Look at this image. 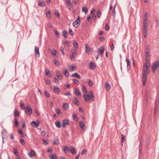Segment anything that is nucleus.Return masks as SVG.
<instances>
[{"label":"nucleus","mask_w":159,"mask_h":159,"mask_svg":"<svg viewBox=\"0 0 159 159\" xmlns=\"http://www.w3.org/2000/svg\"><path fill=\"white\" fill-rule=\"evenodd\" d=\"M63 150L64 152L66 153L69 152V149L67 146H65L63 147Z\"/></svg>","instance_id":"27"},{"label":"nucleus","mask_w":159,"mask_h":159,"mask_svg":"<svg viewBox=\"0 0 159 159\" xmlns=\"http://www.w3.org/2000/svg\"><path fill=\"white\" fill-rule=\"evenodd\" d=\"M46 134V132L45 130H43L42 131L41 133V134L43 136L45 135Z\"/></svg>","instance_id":"54"},{"label":"nucleus","mask_w":159,"mask_h":159,"mask_svg":"<svg viewBox=\"0 0 159 159\" xmlns=\"http://www.w3.org/2000/svg\"><path fill=\"white\" fill-rule=\"evenodd\" d=\"M54 63L57 66H59V64L58 62L56 60H54Z\"/></svg>","instance_id":"40"},{"label":"nucleus","mask_w":159,"mask_h":159,"mask_svg":"<svg viewBox=\"0 0 159 159\" xmlns=\"http://www.w3.org/2000/svg\"><path fill=\"white\" fill-rule=\"evenodd\" d=\"M64 75L66 77H68L69 76L68 71L67 69H66L64 70Z\"/></svg>","instance_id":"25"},{"label":"nucleus","mask_w":159,"mask_h":159,"mask_svg":"<svg viewBox=\"0 0 159 159\" xmlns=\"http://www.w3.org/2000/svg\"><path fill=\"white\" fill-rule=\"evenodd\" d=\"M150 52L149 51H147L145 54L146 62L149 63Z\"/></svg>","instance_id":"8"},{"label":"nucleus","mask_w":159,"mask_h":159,"mask_svg":"<svg viewBox=\"0 0 159 159\" xmlns=\"http://www.w3.org/2000/svg\"><path fill=\"white\" fill-rule=\"evenodd\" d=\"M46 15L48 18L50 17L51 15L50 11H46Z\"/></svg>","instance_id":"35"},{"label":"nucleus","mask_w":159,"mask_h":159,"mask_svg":"<svg viewBox=\"0 0 159 159\" xmlns=\"http://www.w3.org/2000/svg\"><path fill=\"white\" fill-rule=\"evenodd\" d=\"M56 112L57 114H61L60 111L59 109H56Z\"/></svg>","instance_id":"60"},{"label":"nucleus","mask_w":159,"mask_h":159,"mask_svg":"<svg viewBox=\"0 0 159 159\" xmlns=\"http://www.w3.org/2000/svg\"><path fill=\"white\" fill-rule=\"evenodd\" d=\"M38 5L41 7H43L45 6L46 4L44 2H40L38 3Z\"/></svg>","instance_id":"30"},{"label":"nucleus","mask_w":159,"mask_h":159,"mask_svg":"<svg viewBox=\"0 0 159 159\" xmlns=\"http://www.w3.org/2000/svg\"><path fill=\"white\" fill-rule=\"evenodd\" d=\"M75 93L76 95L78 96L80 95L81 94L80 92L77 89H75Z\"/></svg>","instance_id":"29"},{"label":"nucleus","mask_w":159,"mask_h":159,"mask_svg":"<svg viewBox=\"0 0 159 159\" xmlns=\"http://www.w3.org/2000/svg\"><path fill=\"white\" fill-rule=\"evenodd\" d=\"M35 54L36 55V56L39 57L40 56V53L39 52V50H35Z\"/></svg>","instance_id":"42"},{"label":"nucleus","mask_w":159,"mask_h":159,"mask_svg":"<svg viewBox=\"0 0 159 159\" xmlns=\"http://www.w3.org/2000/svg\"><path fill=\"white\" fill-rule=\"evenodd\" d=\"M28 155L30 157H32L33 156H35V153L32 149L31 150L30 152H29L28 153Z\"/></svg>","instance_id":"12"},{"label":"nucleus","mask_w":159,"mask_h":159,"mask_svg":"<svg viewBox=\"0 0 159 159\" xmlns=\"http://www.w3.org/2000/svg\"><path fill=\"white\" fill-rule=\"evenodd\" d=\"M54 91L55 93L57 94H59L60 93V91L58 88L57 87H54Z\"/></svg>","instance_id":"22"},{"label":"nucleus","mask_w":159,"mask_h":159,"mask_svg":"<svg viewBox=\"0 0 159 159\" xmlns=\"http://www.w3.org/2000/svg\"><path fill=\"white\" fill-rule=\"evenodd\" d=\"M73 117L74 120H77L78 119L77 118V116L75 114H73Z\"/></svg>","instance_id":"53"},{"label":"nucleus","mask_w":159,"mask_h":159,"mask_svg":"<svg viewBox=\"0 0 159 159\" xmlns=\"http://www.w3.org/2000/svg\"><path fill=\"white\" fill-rule=\"evenodd\" d=\"M55 14L56 16L58 18L59 16V12L56 10L55 11Z\"/></svg>","instance_id":"43"},{"label":"nucleus","mask_w":159,"mask_h":159,"mask_svg":"<svg viewBox=\"0 0 159 159\" xmlns=\"http://www.w3.org/2000/svg\"><path fill=\"white\" fill-rule=\"evenodd\" d=\"M71 76L72 77H76L77 78H79V79H80L81 78L80 76V75H78L77 73H75L72 74Z\"/></svg>","instance_id":"23"},{"label":"nucleus","mask_w":159,"mask_h":159,"mask_svg":"<svg viewBox=\"0 0 159 159\" xmlns=\"http://www.w3.org/2000/svg\"><path fill=\"white\" fill-rule=\"evenodd\" d=\"M74 45L75 48H78V45L77 44V42L75 41H74Z\"/></svg>","instance_id":"50"},{"label":"nucleus","mask_w":159,"mask_h":159,"mask_svg":"<svg viewBox=\"0 0 159 159\" xmlns=\"http://www.w3.org/2000/svg\"><path fill=\"white\" fill-rule=\"evenodd\" d=\"M79 123L80 125V127L81 129H85V127L84 124L83 122H80Z\"/></svg>","instance_id":"19"},{"label":"nucleus","mask_w":159,"mask_h":159,"mask_svg":"<svg viewBox=\"0 0 159 159\" xmlns=\"http://www.w3.org/2000/svg\"><path fill=\"white\" fill-rule=\"evenodd\" d=\"M88 83L89 85L90 86H91L93 85V83L92 82V81H90V80H89L88 82Z\"/></svg>","instance_id":"61"},{"label":"nucleus","mask_w":159,"mask_h":159,"mask_svg":"<svg viewBox=\"0 0 159 159\" xmlns=\"http://www.w3.org/2000/svg\"><path fill=\"white\" fill-rule=\"evenodd\" d=\"M83 96L86 102H89L90 99L93 100L94 99V97L92 92H90V93L89 95L84 94Z\"/></svg>","instance_id":"2"},{"label":"nucleus","mask_w":159,"mask_h":159,"mask_svg":"<svg viewBox=\"0 0 159 159\" xmlns=\"http://www.w3.org/2000/svg\"><path fill=\"white\" fill-rule=\"evenodd\" d=\"M70 123V121L69 119H66L63 120L62 121V127L64 128H65Z\"/></svg>","instance_id":"3"},{"label":"nucleus","mask_w":159,"mask_h":159,"mask_svg":"<svg viewBox=\"0 0 159 159\" xmlns=\"http://www.w3.org/2000/svg\"><path fill=\"white\" fill-rule=\"evenodd\" d=\"M50 159H54L57 158V157L55 154H53L50 157Z\"/></svg>","instance_id":"39"},{"label":"nucleus","mask_w":159,"mask_h":159,"mask_svg":"<svg viewBox=\"0 0 159 159\" xmlns=\"http://www.w3.org/2000/svg\"><path fill=\"white\" fill-rule=\"evenodd\" d=\"M55 34L56 35V36L57 37H59L60 36V34H59L57 30L55 31Z\"/></svg>","instance_id":"48"},{"label":"nucleus","mask_w":159,"mask_h":159,"mask_svg":"<svg viewBox=\"0 0 159 159\" xmlns=\"http://www.w3.org/2000/svg\"><path fill=\"white\" fill-rule=\"evenodd\" d=\"M82 90L83 91V92H85L86 93H87V90L85 87V86L83 85H82Z\"/></svg>","instance_id":"45"},{"label":"nucleus","mask_w":159,"mask_h":159,"mask_svg":"<svg viewBox=\"0 0 159 159\" xmlns=\"http://www.w3.org/2000/svg\"><path fill=\"white\" fill-rule=\"evenodd\" d=\"M104 51V50H99L98 52V54H100L102 56V54L103 53Z\"/></svg>","instance_id":"52"},{"label":"nucleus","mask_w":159,"mask_h":159,"mask_svg":"<svg viewBox=\"0 0 159 159\" xmlns=\"http://www.w3.org/2000/svg\"><path fill=\"white\" fill-rule=\"evenodd\" d=\"M73 81L74 83L76 84L77 85H79V82L76 79H73Z\"/></svg>","instance_id":"32"},{"label":"nucleus","mask_w":159,"mask_h":159,"mask_svg":"<svg viewBox=\"0 0 159 159\" xmlns=\"http://www.w3.org/2000/svg\"><path fill=\"white\" fill-rule=\"evenodd\" d=\"M66 6V7L69 10L73 8L72 5L70 1L67 2Z\"/></svg>","instance_id":"10"},{"label":"nucleus","mask_w":159,"mask_h":159,"mask_svg":"<svg viewBox=\"0 0 159 159\" xmlns=\"http://www.w3.org/2000/svg\"><path fill=\"white\" fill-rule=\"evenodd\" d=\"M105 86L106 90L107 91H108L110 89L111 87L109 84L108 83H105Z\"/></svg>","instance_id":"16"},{"label":"nucleus","mask_w":159,"mask_h":159,"mask_svg":"<svg viewBox=\"0 0 159 159\" xmlns=\"http://www.w3.org/2000/svg\"><path fill=\"white\" fill-rule=\"evenodd\" d=\"M150 65L149 62H146L143 65L142 73L143 75H146L149 74L150 72Z\"/></svg>","instance_id":"1"},{"label":"nucleus","mask_w":159,"mask_h":159,"mask_svg":"<svg viewBox=\"0 0 159 159\" xmlns=\"http://www.w3.org/2000/svg\"><path fill=\"white\" fill-rule=\"evenodd\" d=\"M14 115L15 116H19V111H18V110H14Z\"/></svg>","instance_id":"33"},{"label":"nucleus","mask_w":159,"mask_h":159,"mask_svg":"<svg viewBox=\"0 0 159 159\" xmlns=\"http://www.w3.org/2000/svg\"><path fill=\"white\" fill-rule=\"evenodd\" d=\"M142 144L139 145V153H140L142 151Z\"/></svg>","instance_id":"49"},{"label":"nucleus","mask_w":159,"mask_h":159,"mask_svg":"<svg viewBox=\"0 0 159 159\" xmlns=\"http://www.w3.org/2000/svg\"><path fill=\"white\" fill-rule=\"evenodd\" d=\"M56 126L58 128H61V122L59 121H57L55 123Z\"/></svg>","instance_id":"14"},{"label":"nucleus","mask_w":159,"mask_h":159,"mask_svg":"<svg viewBox=\"0 0 159 159\" xmlns=\"http://www.w3.org/2000/svg\"><path fill=\"white\" fill-rule=\"evenodd\" d=\"M15 124L16 126H17L18 125V123L17 120L16 119H15Z\"/></svg>","instance_id":"64"},{"label":"nucleus","mask_w":159,"mask_h":159,"mask_svg":"<svg viewBox=\"0 0 159 159\" xmlns=\"http://www.w3.org/2000/svg\"><path fill=\"white\" fill-rule=\"evenodd\" d=\"M74 101L75 104L76 106H79V102L78 100L76 98H75L74 99Z\"/></svg>","instance_id":"26"},{"label":"nucleus","mask_w":159,"mask_h":159,"mask_svg":"<svg viewBox=\"0 0 159 159\" xmlns=\"http://www.w3.org/2000/svg\"><path fill=\"white\" fill-rule=\"evenodd\" d=\"M63 95L67 96H69L71 95V93L70 92H68L67 93H63Z\"/></svg>","instance_id":"51"},{"label":"nucleus","mask_w":159,"mask_h":159,"mask_svg":"<svg viewBox=\"0 0 159 159\" xmlns=\"http://www.w3.org/2000/svg\"><path fill=\"white\" fill-rule=\"evenodd\" d=\"M110 29L109 26L107 24L106 25L105 29L107 30H108Z\"/></svg>","instance_id":"59"},{"label":"nucleus","mask_w":159,"mask_h":159,"mask_svg":"<svg viewBox=\"0 0 159 159\" xmlns=\"http://www.w3.org/2000/svg\"><path fill=\"white\" fill-rule=\"evenodd\" d=\"M20 107L22 109H24L25 108V105L24 104L20 103Z\"/></svg>","instance_id":"47"},{"label":"nucleus","mask_w":159,"mask_h":159,"mask_svg":"<svg viewBox=\"0 0 159 159\" xmlns=\"http://www.w3.org/2000/svg\"><path fill=\"white\" fill-rule=\"evenodd\" d=\"M147 28L148 25H143V33L144 36L145 38H146L147 36L148 31Z\"/></svg>","instance_id":"6"},{"label":"nucleus","mask_w":159,"mask_h":159,"mask_svg":"<svg viewBox=\"0 0 159 159\" xmlns=\"http://www.w3.org/2000/svg\"><path fill=\"white\" fill-rule=\"evenodd\" d=\"M52 53L54 57L55 58H56L58 56V52L56 50H53V51L52 52Z\"/></svg>","instance_id":"13"},{"label":"nucleus","mask_w":159,"mask_h":159,"mask_svg":"<svg viewBox=\"0 0 159 159\" xmlns=\"http://www.w3.org/2000/svg\"><path fill=\"white\" fill-rule=\"evenodd\" d=\"M148 18H144L143 25H148Z\"/></svg>","instance_id":"31"},{"label":"nucleus","mask_w":159,"mask_h":159,"mask_svg":"<svg viewBox=\"0 0 159 159\" xmlns=\"http://www.w3.org/2000/svg\"><path fill=\"white\" fill-rule=\"evenodd\" d=\"M45 95L47 97H49L50 96V95L49 92L47 90H45L44 92Z\"/></svg>","instance_id":"38"},{"label":"nucleus","mask_w":159,"mask_h":159,"mask_svg":"<svg viewBox=\"0 0 159 159\" xmlns=\"http://www.w3.org/2000/svg\"><path fill=\"white\" fill-rule=\"evenodd\" d=\"M68 67L70 70L71 71H74L76 69V68L74 66L71 65H69Z\"/></svg>","instance_id":"17"},{"label":"nucleus","mask_w":159,"mask_h":159,"mask_svg":"<svg viewBox=\"0 0 159 159\" xmlns=\"http://www.w3.org/2000/svg\"><path fill=\"white\" fill-rule=\"evenodd\" d=\"M80 16H78L77 19L73 23V25L75 28H77L80 25Z\"/></svg>","instance_id":"4"},{"label":"nucleus","mask_w":159,"mask_h":159,"mask_svg":"<svg viewBox=\"0 0 159 159\" xmlns=\"http://www.w3.org/2000/svg\"><path fill=\"white\" fill-rule=\"evenodd\" d=\"M68 105L67 103H64L63 104V107L65 110H66L68 108Z\"/></svg>","instance_id":"24"},{"label":"nucleus","mask_w":159,"mask_h":159,"mask_svg":"<svg viewBox=\"0 0 159 159\" xmlns=\"http://www.w3.org/2000/svg\"><path fill=\"white\" fill-rule=\"evenodd\" d=\"M159 66V62L157 61L153 64L152 66V70L153 73L155 72V71L157 68Z\"/></svg>","instance_id":"7"},{"label":"nucleus","mask_w":159,"mask_h":159,"mask_svg":"<svg viewBox=\"0 0 159 159\" xmlns=\"http://www.w3.org/2000/svg\"><path fill=\"white\" fill-rule=\"evenodd\" d=\"M72 55H70V58L72 60H75V57L77 55V52L76 50H72L71 51Z\"/></svg>","instance_id":"9"},{"label":"nucleus","mask_w":159,"mask_h":159,"mask_svg":"<svg viewBox=\"0 0 159 159\" xmlns=\"http://www.w3.org/2000/svg\"><path fill=\"white\" fill-rule=\"evenodd\" d=\"M102 13L101 11L98 10L97 13V15L98 18H100L101 16V15Z\"/></svg>","instance_id":"34"},{"label":"nucleus","mask_w":159,"mask_h":159,"mask_svg":"<svg viewBox=\"0 0 159 159\" xmlns=\"http://www.w3.org/2000/svg\"><path fill=\"white\" fill-rule=\"evenodd\" d=\"M60 143L59 140L58 139H57L54 141V144L56 145H58Z\"/></svg>","instance_id":"41"},{"label":"nucleus","mask_w":159,"mask_h":159,"mask_svg":"<svg viewBox=\"0 0 159 159\" xmlns=\"http://www.w3.org/2000/svg\"><path fill=\"white\" fill-rule=\"evenodd\" d=\"M70 151L73 155H75L76 154V152L75 150V149L73 147H70Z\"/></svg>","instance_id":"21"},{"label":"nucleus","mask_w":159,"mask_h":159,"mask_svg":"<svg viewBox=\"0 0 159 159\" xmlns=\"http://www.w3.org/2000/svg\"><path fill=\"white\" fill-rule=\"evenodd\" d=\"M62 35L65 38H67V32L66 30H64L62 32Z\"/></svg>","instance_id":"37"},{"label":"nucleus","mask_w":159,"mask_h":159,"mask_svg":"<svg viewBox=\"0 0 159 159\" xmlns=\"http://www.w3.org/2000/svg\"><path fill=\"white\" fill-rule=\"evenodd\" d=\"M89 68L91 69H94L96 68L95 64L92 61H91L89 64Z\"/></svg>","instance_id":"11"},{"label":"nucleus","mask_w":159,"mask_h":159,"mask_svg":"<svg viewBox=\"0 0 159 159\" xmlns=\"http://www.w3.org/2000/svg\"><path fill=\"white\" fill-rule=\"evenodd\" d=\"M13 152L15 154L16 156H18L19 155V152H18L16 148L13 149Z\"/></svg>","instance_id":"36"},{"label":"nucleus","mask_w":159,"mask_h":159,"mask_svg":"<svg viewBox=\"0 0 159 159\" xmlns=\"http://www.w3.org/2000/svg\"><path fill=\"white\" fill-rule=\"evenodd\" d=\"M125 61L127 62V66L128 67V66H129L130 65L129 60L128 59V58H126Z\"/></svg>","instance_id":"44"},{"label":"nucleus","mask_w":159,"mask_h":159,"mask_svg":"<svg viewBox=\"0 0 159 159\" xmlns=\"http://www.w3.org/2000/svg\"><path fill=\"white\" fill-rule=\"evenodd\" d=\"M31 125L32 127L36 128L39 126V125L34 121H33L31 122Z\"/></svg>","instance_id":"20"},{"label":"nucleus","mask_w":159,"mask_h":159,"mask_svg":"<svg viewBox=\"0 0 159 159\" xmlns=\"http://www.w3.org/2000/svg\"><path fill=\"white\" fill-rule=\"evenodd\" d=\"M46 83L48 84H50L51 83L50 81L49 80H45Z\"/></svg>","instance_id":"58"},{"label":"nucleus","mask_w":159,"mask_h":159,"mask_svg":"<svg viewBox=\"0 0 159 159\" xmlns=\"http://www.w3.org/2000/svg\"><path fill=\"white\" fill-rule=\"evenodd\" d=\"M20 142L21 143L22 145H25V142L24 140L23 139H21L20 140Z\"/></svg>","instance_id":"56"},{"label":"nucleus","mask_w":159,"mask_h":159,"mask_svg":"<svg viewBox=\"0 0 159 159\" xmlns=\"http://www.w3.org/2000/svg\"><path fill=\"white\" fill-rule=\"evenodd\" d=\"M57 76L59 79L61 80L62 79V77L61 75V74H59V75H57Z\"/></svg>","instance_id":"55"},{"label":"nucleus","mask_w":159,"mask_h":159,"mask_svg":"<svg viewBox=\"0 0 159 159\" xmlns=\"http://www.w3.org/2000/svg\"><path fill=\"white\" fill-rule=\"evenodd\" d=\"M82 11H84V13L85 14H86L88 11V9L87 8L85 7H82Z\"/></svg>","instance_id":"28"},{"label":"nucleus","mask_w":159,"mask_h":159,"mask_svg":"<svg viewBox=\"0 0 159 159\" xmlns=\"http://www.w3.org/2000/svg\"><path fill=\"white\" fill-rule=\"evenodd\" d=\"M146 78H147L146 75H143L142 82H143V85H144L145 84L146 82Z\"/></svg>","instance_id":"18"},{"label":"nucleus","mask_w":159,"mask_h":159,"mask_svg":"<svg viewBox=\"0 0 159 159\" xmlns=\"http://www.w3.org/2000/svg\"><path fill=\"white\" fill-rule=\"evenodd\" d=\"M25 111L27 114H31L32 113V110L29 105L26 106Z\"/></svg>","instance_id":"5"},{"label":"nucleus","mask_w":159,"mask_h":159,"mask_svg":"<svg viewBox=\"0 0 159 159\" xmlns=\"http://www.w3.org/2000/svg\"><path fill=\"white\" fill-rule=\"evenodd\" d=\"M69 33L70 35H74V33L72 30L70 28H69Z\"/></svg>","instance_id":"46"},{"label":"nucleus","mask_w":159,"mask_h":159,"mask_svg":"<svg viewBox=\"0 0 159 159\" xmlns=\"http://www.w3.org/2000/svg\"><path fill=\"white\" fill-rule=\"evenodd\" d=\"M85 50H89L90 47L88 44H85Z\"/></svg>","instance_id":"62"},{"label":"nucleus","mask_w":159,"mask_h":159,"mask_svg":"<svg viewBox=\"0 0 159 159\" xmlns=\"http://www.w3.org/2000/svg\"><path fill=\"white\" fill-rule=\"evenodd\" d=\"M45 72L47 77H51V75L49 70L45 69Z\"/></svg>","instance_id":"15"},{"label":"nucleus","mask_w":159,"mask_h":159,"mask_svg":"<svg viewBox=\"0 0 159 159\" xmlns=\"http://www.w3.org/2000/svg\"><path fill=\"white\" fill-rule=\"evenodd\" d=\"M92 18L93 20H95L97 18V17L94 13L93 14Z\"/></svg>","instance_id":"57"},{"label":"nucleus","mask_w":159,"mask_h":159,"mask_svg":"<svg viewBox=\"0 0 159 159\" xmlns=\"http://www.w3.org/2000/svg\"><path fill=\"white\" fill-rule=\"evenodd\" d=\"M125 136L123 134H122L121 139H122V143L123 142V141H124L125 140Z\"/></svg>","instance_id":"63"}]
</instances>
